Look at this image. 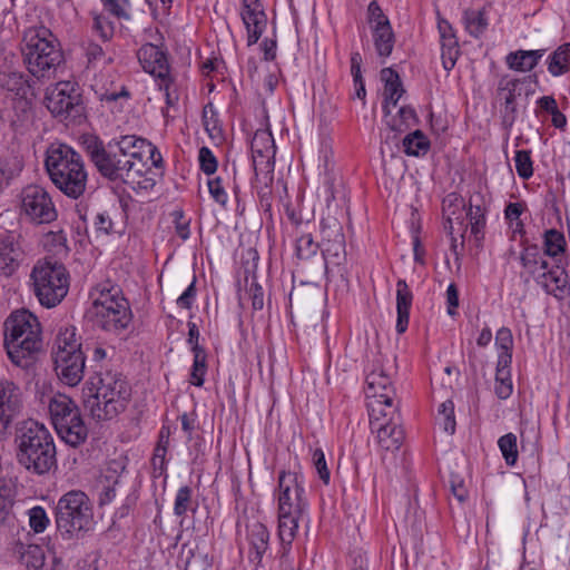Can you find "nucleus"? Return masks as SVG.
Wrapping results in <instances>:
<instances>
[{
    "mask_svg": "<svg viewBox=\"0 0 570 570\" xmlns=\"http://www.w3.org/2000/svg\"><path fill=\"white\" fill-rule=\"evenodd\" d=\"M92 88L101 101H115L120 97H128V92L124 87H121L120 90H109L100 86L98 79H96Z\"/></svg>",
    "mask_w": 570,
    "mask_h": 570,
    "instance_id": "0e129e2a",
    "label": "nucleus"
},
{
    "mask_svg": "<svg viewBox=\"0 0 570 570\" xmlns=\"http://www.w3.org/2000/svg\"><path fill=\"white\" fill-rule=\"evenodd\" d=\"M320 245L314 242L311 234H304L296 240V253L298 258L308 259L314 256Z\"/></svg>",
    "mask_w": 570,
    "mask_h": 570,
    "instance_id": "603ef678",
    "label": "nucleus"
},
{
    "mask_svg": "<svg viewBox=\"0 0 570 570\" xmlns=\"http://www.w3.org/2000/svg\"><path fill=\"white\" fill-rule=\"evenodd\" d=\"M48 411L52 425L63 442L76 448L86 441L88 429L79 407L69 396L60 393L53 395Z\"/></svg>",
    "mask_w": 570,
    "mask_h": 570,
    "instance_id": "1a4fd4ad",
    "label": "nucleus"
},
{
    "mask_svg": "<svg viewBox=\"0 0 570 570\" xmlns=\"http://www.w3.org/2000/svg\"><path fill=\"white\" fill-rule=\"evenodd\" d=\"M45 167L52 184L67 197L78 199L86 191L88 174L81 155L63 142H52Z\"/></svg>",
    "mask_w": 570,
    "mask_h": 570,
    "instance_id": "f03ea898",
    "label": "nucleus"
},
{
    "mask_svg": "<svg viewBox=\"0 0 570 570\" xmlns=\"http://www.w3.org/2000/svg\"><path fill=\"white\" fill-rule=\"evenodd\" d=\"M303 511H278V535L283 546H291Z\"/></svg>",
    "mask_w": 570,
    "mask_h": 570,
    "instance_id": "c85d7f7f",
    "label": "nucleus"
},
{
    "mask_svg": "<svg viewBox=\"0 0 570 570\" xmlns=\"http://www.w3.org/2000/svg\"><path fill=\"white\" fill-rule=\"evenodd\" d=\"M94 29L104 41L110 40L115 31L114 23L104 14H97L94 18Z\"/></svg>",
    "mask_w": 570,
    "mask_h": 570,
    "instance_id": "bf43d9fd",
    "label": "nucleus"
},
{
    "mask_svg": "<svg viewBox=\"0 0 570 570\" xmlns=\"http://www.w3.org/2000/svg\"><path fill=\"white\" fill-rule=\"evenodd\" d=\"M3 87L8 91L14 92L17 96H26L29 90V85L24 76L20 72H11L7 76Z\"/></svg>",
    "mask_w": 570,
    "mask_h": 570,
    "instance_id": "8fccbe9b",
    "label": "nucleus"
},
{
    "mask_svg": "<svg viewBox=\"0 0 570 570\" xmlns=\"http://www.w3.org/2000/svg\"><path fill=\"white\" fill-rule=\"evenodd\" d=\"M142 69L156 79L168 76L169 65L166 52L156 45L145 43L137 51Z\"/></svg>",
    "mask_w": 570,
    "mask_h": 570,
    "instance_id": "5701e85b",
    "label": "nucleus"
},
{
    "mask_svg": "<svg viewBox=\"0 0 570 570\" xmlns=\"http://www.w3.org/2000/svg\"><path fill=\"white\" fill-rule=\"evenodd\" d=\"M313 464L315 466V470H316L320 479L325 484H328L330 483V479H331V473H330V470L327 468V464H326V461H325V455H324V452L322 451V449H316L313 452Z\"/></svg>",
    "mask_w": 570,
    "mask_h": 570,
    "instance_id": "e2e57ef3",
    "label": "nucleus"
},
{
    "mask_svg": "<svg viewBox=\"0 0 570 570\" xmlns=\"http://www.w3.org/2000/svg\"><path fill=\"white\" fill-rule=\"evenodd\" d=\"M22 168V160L17 156L0 160V194L10 185L13 178L19 176Z\"/></svg>",
    "mask_w": 570,
    "mask_h": 570,
    "instance_id": "c9c22d12",
    "label": "nucleus"
},
{
    "mask_svg": "<svg viewBox=\"0 0 570 570\" xmlns=\"http://www.w3.org/2000/svg\"><path fill=\"white\" fill-rule=\"evenodd\" d=\"M495 346L499 350L498 357L507 356L512 363L513 335L510 328L501 327L495 335Z\"/></svg>",
    "mask_w": 570,
    "mask_h": 570,
    "instance_id": "79ce46f5",
    "label": "nucleus"
},
{
    "mask_svg": "<svg viewBox=\"0 0 570 570\" xmlns=\"http://www.w3.org/2000/svg\"><path fill=\"white\" fill-rule=\"evenodd\" d=\"M17 460L26 470L42 475L57 466V451L49 430L36 421H27L17 438Z\"/></svg>",
    "mask_w": 570,
    "mask_h": 570,
    "instance_id": "423d86ee",
    "label": "nucleus"
},
{
    "mask_svg": "<svg viewBox=\"0 0 570 570\" xmlns=\"http://www.w3.org/2000/svg\"><path fill=\"white\" fill-rule=\"evenodd\" d=\"M548 70L553 76H561L570 70V42L560 46L549 57Z\"/></svg>",
    "mask_w": 570,
    "mask_h": 570,
    "instance_id": "f704fd0d",
    "label": "nucleus"
},
{
    "mask_svg": "<svg viewBox=\"0 0 570 570\" xmlns=\"http://www.w3.org/2000/svg\"><path fill=\"white\" fill-rule=\"evenodd\" d=\"M403 150L407 156H425L430 150V140L421 130H414L402 140Z\"/></svg>",
    "mask_w": 570,
    "mask_h": 570,
    "instance_id": "473e14b6",
    "label": "nucleus"
},
{
    "mask_svg": "<svg viewBox=\"0 0 570 570\" xmlns=\"http://www.w3.org/2000/svg\"><path fill=\"white\" fill-rule=\"evenodd\" d=\"M487 26L488 22L481 11H471L465 14V28L473 37H479Z\"/></svg>",
    "mask_w": 570,
    "mask_h": 570,
    "instance_id": "864d4df0",
    "label": "nucleus"
},
{
    "mask_svg": "<svg viewBox=\"0 0 570 570\" xmlns=\"http://www.w3.org/2000/svg\"><path fill=\"white\" fill-rule=\"evenodd\" d=\"M20 562L29 569L38 570L45 564V552L37 544H19L17 547Z\"/></svg>",
    "mask_w": 570,
    "mask_h": 570,
    "instance_id": "72a5a7b5",
    "label": "nucleus"
},
{
    "mask_svg": "<svg viewBox=\"0 0 570 570\" xmlns=\"http://www.w3.org/2000/svg\"><path fill=\"white\" fill-rule=\"evenodd\" d=\"M206 352L204 348H197V353H194L190 383L196 386H202L204 384V376L206 374Z\"/></svg>",
    "mask_w": 570,
    "mask_h": 570,
    "instance_id": "37998d69",
    "label": "nucleus"
},
{
    "mask_svg": "<svg viewBox=\"0 0 570 570\" xmlns=\"http://www.w3.org/2000/svg\"><path fill=\"white\" fill-rule=\"evenodd\" d=\"M242 19L247 30V45H255L267 24V17L259 0H243Z\"/></svg>",
    "mask_w": 570,
    "mask_h": 570,
    "instance_id": "4be33fe9",
    "label": "nucleus"
},
{
    "mask_svg": "<svg viewBox=\"0 0 570 570\" xmlns=\"http://www.w3.org/2000/svg\"><path fill=\"white\" fill-rule=\"evenodd\" d=\"M41 346L38 318L27 309L12 312L4 322V347L10 361L26 368L32 364Z\"/></svg>",
    "mask_w": 570,
    "mask_h": 570,
    "instance_id": "39448f33",
    "label": "nucleus"
},
{
    "mask_svg": "<svg viewBox=\"0 0 570 570\" xmlns=\"http://www.w3.org/2000/svg\"><path fill=\"white\" fill-rule=\"evenodd\" d=\"M83 396L85 409L92 419L111 420L127 407L130 387L121 374L107 372L91 379Z\"/></svg>",
    "mask_w": 570,
    "mask_h": 570,
    "instance_id": "20e7f679",
    "label": "nucleus"
},
{
    "mask_svg": "<svg viewBox=\"0 0 570 570\" xmlns=\"http://www.w3.org/2000/svg\"><path fill=\"white\" fill-rule=\"evenodd\" d=\"M23 61L36 78H51L63 61L62 50L56 36L40 26L28 29L23 35Z\"/></svg>",
    "mask_w": 570,
    "mask_h": 570,
    "instance_id": "0eeeda50",
    "label": "nucleus"
},
{
    "mask_svg": "<svg viewBox=\"0 0 570 570\" xmlns=\"http://www.w3.org/2000/svg\"><path fill=\"white\" fill-rule=\"evenodd\" d=\"M158 88L165 91L166 105L168 107H175L179 100V90L176 81L170 76L160 77L156 79Z\"/></svg>",
    "mask_w": 570,
    "mask_h": 570,
    "instance_id": "c03bdc74",
    "label": "nucleus"
},
{
    "mask_svg": "<svg viewBox=\"0 0 570 570\" xmlns=\"http://www.w3.org/2000/svg\"><path fill=\"white\" fill-rule=\"evenodd\" d=\"M362 56L360 52H352L351 55V73L353 76L356 95L358 98L365 97V87L361 75Z\"/></svg>",
    "mask_w": 570,
    "mask_h": 570,
    "instance_id": "5fc2aeb1",
    "label": "nucleus"
},
{
    "mask_svg": "<svg viewBox=\"0 0 570 570\" xmlns=\"http://www.w3.org/2000/svg\"><path fill=\"white\" fill-rule=\"evenodd\" d=\"M30 281L35 296L41 306L52 308L67 296L70 276L62 263L51 258L39 259L32 267Z\"/></svg>",
    "mask_w": 570,
    "mask_h": 570,
    "instance_id": "6e6552de",
    "label": "nucleus"
},
{
    "mask_svg": "<svg viewBox=\"0 0 570 570\" xmlns=\"http://www.w3.org/2000/svg\"><path fill=\"white\" fill-rule=\"evenodd\" d=\"M23 393L18 384L9 380L0 381V440L4 439L11 422L19 415Z\"/></svg>",
    "mask_w": 570,
    "mask_h": 570,
    "instance_id": "a211bd4d",
    "label": "nucleus"
},
{
    "mask_svg": "<svg viewBox=\"0 0 570 570\" xmlns=\"http://www.w3.org/2000/svg\"><path fill=\"white\" fill-rule=\"evenodd\" d=\"M248 540L252 553L255 554L253 559L259 562L268 547L269 532L267 528L259 522L254 523L249 529Z\"/></svg>",
    "mask_w": 570,
    "mask_h": 570,
    "instance_id": "2f4dec72",
    "label": "nucleus"
},
{
    "mask_svg": "<svg viewBox=\"0 0 570 570\" xmlns=\"http://www.w3.org/2000/svg\"><path fill=\"white\" fill-rule=\"evenodd\" d=\"M20 215L30 223L49 224L57 218V209L49 193L39 185H28L20 193Z\"/></svg>",
    "mask_w": 570,
    "mask_h": 570,
    "instance_id": "4468645a",
    "label": "nucleus"
},
{
    "mask_svg": "<svg viewBox=\"0 0 570 570\" xmlns=\"http://www.w3.org/2000/svg\"><path fill=\"white\" fill-rule=\"evenodd\" d=\"M70 352V354L83 353L81 345L76 337L73 328H66L60 331L56 338V351L55 352Z\"/></svg>",
    "mask_w": 570,
    "mask_h": 570,
    "instance_id": "58836bf2",
    "label": "nucleus"
},
{
    "mask_svg": "<svg viewBox=\"0 0 570 570\" xmlns=\"http://www.w3.org/2000/svg\"><path fill=\"white\" fill-rule=\"evenodd\" d=\"M29 525L36 533H42L49 525L50 519L46 510L40 507H33L28 511Z\"/></svg>",
    "mask_w": 570,
    "mask_h": 570,
    "instance_id": "de8ad7c7",
    "label": "nucleus"
},
{
    "mask_svg": "<svg viewBox=\"0 0 570 570\" xmlns=\"http://www.w3.org/2000/svg\"><path fill=\"white\" fill-rule=\"evenodd\" d=\"M466 218L471 227V234L479 240L482 237V229L485 225L484 212L480 206H470Z\"/></svg>",
    "mask_w": 570,
    "mask_h": 570,
    "instance_id": "09e8293b",
    "label": "nucleus"
},
{
    "mask_svg": "<svg viewBox=\"0 0 570 570\" xmlns=\"http://www.w3.org/2000/svg\"><path fill=\"white\" fill-rule=\"evenodd\" d=\"M368 416L371 431L376 435L377 445L384 451L399 450L404 440L399 407L387 406L385 410H380V405L374 403Z\"/></svg>",
    "mask_w": 570,
    "mask_h": 570,
    "instance_id": "9b49d317",
    "label": "nucleus"
},
{
    "mask_svg": "<svg viewBox=\"0 0 570 570\" xmlns=\"http://www.w3.org/2000/svg\"><path fill=\"white\" fill-rule=\"evenodd\" d=\"M92 512L90 501L82 491H69L63 494L56 507V524L68 539L90 529Z\"/></svg>",
    "mask_w": 570,
    "mask_h": 570,
    "instance_id": "9d476101",
    "label": "nucleus"
},
{
    "mask_svg": "<svg viewBox=\"0 0 570 570\" xmlns=\"http://www.w3.org/2000/svg\"><path fill=\"white\" fill-rule=\"evenodd\" d=\"M196 278L193 277L191 283L188 287L183 292V294L176 299V304L180 308L189 309L193 306V303L196 297Z\"/></svg>",
    "mask_w": 570,
    "mask_h": 570,
    "instance_id": "338daca9",
    "label": "nucleus"
},
{
    "mask_svg": "<svg viewBox=\"0 0 570 570\" xmlns=\"http://www.w3.org/2000/svg\"><path fill=\"white\" fill-rule=\"evenodd\" d=\"M336 229L342 232V228L336 219H323L321 222L322 245H325V243H331L333 239H335Z\"/></svg>",
    "mask_w": 570,
    "mask_h": 570,
    "instance_id": "69168bd1",
    "label": "nucleus"
},
{
    "mask_svg": "<svg viewBox=\"0 0 570 570\" xmlns=\"http://www.w3.org/2000/svg\"><path fill=\"white\" fill-rule=\"evenodd\" d=\"M567 248V242L564 235L554 229H547L543 234V250L544 255L550 256L552 258L558 257L563 254Z\"/></svg>",
    "mask_w": 570,
    "mask_h": 570,
    "instance_id": "e433bc0d",
    "label": "nucleus"
},
{
    "mask_svg": "<svg viewBox=\"0 0 570 570\" xmlns=\"http://www.w3.org/2000/svg\"><path fill=\"white\" fill-rule=\"evenodd\" d=\"M367 22L370 24L372 40L375 51L380 58H389L395 45V35L389 18L376 1L370 2L367 7Z\"/></svg>",
    "mask_w": 570,
    "mask_h": 570,
    "instance_id": "2eb2a0df",
    "label": "nucleus"
},
{
    "mask_svg": "<svg viewBox=\"0 0 570 570\" xmlns=\"http://www.w3.org/2000/svg\"><path fill=\"white\" fill-rule=\"evenodd\" d=\"M322 253L326 262L330 261L336 265L341 264L345 254V240L341 230H335V239L331 243H325Z\"/></svg>",
    "mask_w": 570,
    "mask_h": 570,
    "instance_id": "4c0bfd02",
    "label": "nucleus"
},
{
    "mask_svg": "<svg viewBox=\"0 0 570 570\" xmlns=\"http://www.w3.org/2000/svg\"><path fill=\"white\" fill-rule=\"evenodd\" d=\"M193 490L188 485L178 489L175 498L174 513L184 517L193 505Z\"/></svg>",
    "mask_w": 570,
    "mask_h": 570,
    "instance_id": "49530a36",
    "label": "nucleus"
},
{
    "mask_svg": "<svg viewBox=\"0 0 570 570\" xmlns=\"http://www.w3.org/2000/svg\"><path fill=\"white\" fill-rule=\"evenodd\" d=\"M24 259V250L19 236L13 233L0 234V274L11 276Z\"/></svg>",
    "mask_w": 570,
    "mask_h": 570,
    "instance_id": "412c9836",
    "label": "nucleus"
},
{
    "mask_svg": "<svg viewBox=\"0 0 570 570\" xmlns=\"http://www.w3.org/2000/svg\"><path fill=\"white\" fill-rule=\"evenodd\" d=\"M503 80L500 82V91L501 94H503V98H504V105H505V110L507 111H515V105H514V100H515V96H514V90L517 88V86L519 85V80L517 79H511V80H507L505 83L503 85Z\"/></svg>",
    "mask_w": 570,
    "mask_h": 570,
    "instance_id": "052dcab7",
    "label": "nucleus"
},
{
    "mask_svg": "<svg viewBox=\"0 0 570 570\" xmlns=\"http://www.w3.org/2000/svg\"><path fill=\"white\" fill-rule=\"evenodd\" d=\"M537 283L557 299H563L570 294L569 275L564 268L556 266L537 276Z\"/></svg>",
    "mask_w": 570,
    "mask_h": 570,
    "instance_id": "b1692460",
    "label": "nucleus"
},
{
    "mask_svg": "<svg viewBox=\"0 0 570 570\" xmlns=\"http://www.w3.org/2000/svg\"><path fill=\"white\" fill-rule=\"evenodd\" d=\"M393 366L386 367L381 360H376L366 375L367 410L372 411V404H379L380 410L387 406L397 407L395 404V389L392 382Z\"/></svg>",
    "mask_w": 570,
    "mask_h": 570,
    "instance_id": "ddd939ff",
    "label": "nucleus"
},
{
    "mask_svg": "<svg viewBox=\"0 0 570 570\" xmlns=\"http://www.w3.org/2000/svg\"><path fill=\"white\" fill-rule=\"evenodd\" d=\"M124 465L118 461L108 463L104 471L100 483L99 504H109L117 495V487L119 485V478L124 471Z\"/></svg>",
    "mask_w": 570,
    "mask_h": 570,
    "instance_id": "393cba45",
    "label": "nucleus"
},
{
    "mask_svg": "<svg viewBox=\"0 0 570 570\" xmlns=\"http://www.w3.org/2000/svg\"><path fill=\"white\" fill-rule=\"evenodd\" d=\"M250 149L256 177L262 176L265 183L272 181L276 154L273 135L267 130L256 131L252 139Z\"/></svg>",
    "mask_w": 570,
    "mask_h": 570,
    "instance_id": "f3484780",
    "label": "nucleus"
},
{
    "mask_svg": "<svg viewBox=\"0 0 570 570\" xmlns=\"http://www.w3.org/2000/svg\"><path fill=\"white\" fill-rule=\"evenodd\" d=\"M104 8L118 19H130L129 0H102Z\"/></svg>",
    "mask_w": 570,
    "mask_h": 570,
    "instance_id": "6e6d98bb",
    "label": "nucleus"
},
{
    "mask_svg": "<svg viewBox=\"0 0 570 570\" xmlns=\"http://www.w3.org/2000/svg\"><path fill=\"white\" fill-rule=\"evenodd\" d=\"M464 202L456 194H450L443 200V214L446 218L445 229L449 230L450 234H453L455 230V224L460 227L458 228L459 233H464L466 230V226L463 225V210H464Z\"/></svg>",
    "mask_w": 570,
    "mask_h": 570,
    "instance_id": "a878e982",
    "label": "nucleus"
},
{
    "mask_svg": "<svg viewBox=\"0 0 570 570\" xmlns=\"http://www.w3.org/2000/svg\"><path fill=\"white\" fill-rule=\"evenodd\" d=\"M436 421L446 433L453 434L455 432L454 404L451 400L440 404Z\"/></svg>",
    "mask_w": 570,
    "mask_h": 570,
    "instance_id": "ea45409f",
    "label": "nucleus"
},
{
    "mask_svg": "<svg viewBox=\"0 0 570 570\" xmlns=\"http://www.w3.org/2000/svg\"><path fill=\"white\" fill-rule=\"evenodd\" d=\"M412 298V292L410 291L406 282L404 279H399L396 283V331L400 334L404 333L407 328Z\"/></svg>",
    "mask_w": 570,
    "mask_h": 570,
    "instance_id": "bb28decb",
    "label": "nucleus"
},
{
    "mask_svg": "<svg viewBox=\"0 0 570 570\" xmlns=\"http://www.w3.org/2000/svg\"><path fill=\"white\" fill-rule=\"evenodd\" d=\"M115 166L119 167L117 179L132 188L148 189L160 175L163 157L150 141L127 135L117 140Z\"/></svg>",
    "mask_w": 570,
    "mask_h": 570,
    "instance_id": "f257e3e1",
    "label": "nucleus"
},
{
    "mask_svg": "<svg viewBox=\"0 0 570 570\" xmlns=\"http://www.w3.org/2000/svg\"><path fill=\"white\" fill-rule=\"evenodd\" d=\"M458 56V42L455 37H446L443 33V49H442V59L443 66L446 70H451Z\"/></svg>",
    "mask_w": 570,
    "mask_h": 570,
    "instance_id": "3c124183",
    "label": "nucleus"
},
{
    "mask_svg": "<svg viewBox=\"0 0 570 570\" xmlns=\"http://www.w3.org/2000/svg\"><path fill=\"white\" fill-rule=\"evenodd\" d=\"M200 169L206 175H212L217 170V160L208 147H202L198 155Z\"/></svg>",
    "mask_w": 570,
    "mask_h": 570,
    "instance_id": "680f3d73",
    "label": "nucleus"
},
{
    "mask_svg": "<svg viewBox=\"0 0 570 570\" xmlns=\"http://www.w3.org/2000/svg\"><path fill=\"white\" fill-rule=\"evenodd\" d=\"M248 295L254 309L259 311L264 306V291L257 283H252L248 288Z\"/></svg>",
    "mask_w": 570,
    "mask_h": 570,
    "instance_id": "774afa93",
    "label": "nucleus"
},
{
    "mask_svg": "<svg viewBox=\"0 0 570 570\" xmlns=\"http://www.w3.org/2000/svg\"><path fill=\"white\" fill-rule=\"evenodd\" d=\"M45 101L52 116L62 121L75 120L81 117L83 111L78 88L70 81H60L48 88Z\"/></svg>",
    "mask_w": 570,
    "mask_h": 570,
    "instance_id": "f8f14e48",
    "label": "nucleus"
},
{
    "mask_svg": "<svg viewBox=\"0 0 570 570\" xmlns=\"http://www.w3.org/2000/svg\"><path fill=\"white\" fill-rule=\"evenodd\" d=\"M55 368L59 379L69 386L77 385L83 377L85 354L70 352H55Z\"/></svg>",
    "mask_w": 570,
    "mask_h": 570,
    "instance_id": "aec40b11",
    "label": "nucleus"
},
{
    "mask_svg": "<svg viewBox=\"0 0 570 570\" xmlns=\"http://www.w3.org/2000/svg\"><path fill=\"white\" fill-rule=\"evenodd\" d=\"M513 391V384L511 380V364L507 356L498 357L495 367V383L494 392L501 400L510 397Z\"/></svg>",
    "mask_w": 570,
    "mask_h": 570,
    "instance_id": "cd10ccee",
    "label": "nucleus"
},
{
    "mask_svg": "<svg viewBox=\"0 0 570 570\" xmlns=\"http://www.w3.org/2000/svg\"><path fill=\"white\" fill-rule=\"evenodd\" d=\"M499 449L508 465H514L518 459L517 435L507 433L498 441Z\"/></svg>",
    "mask_w": 570,
    "mask_h": 570,
    "instance_id": "a19ab883",
    "label": "nucleus"
},
{
    "mask_svg": "<svg viewBox=\"0 0 570 570\" xmlns=\"http://www.w3.org/2000/svg\"><path fill=\"white\" fill-rule=\"evenodd\" d=\"M304 476L296 471H282L278 475L277 502L278 511H303L306 508L304 498Z\"/></svg>",
    "mask_w": 570,
    "mask_h": 570,
    "instance_id": "dca6fc26",
    "label": "nucleus"
},
{
    "mask_svg": "<svg viewBox=\"0 0 570 570\" xmlns=\"http://www.w3.org/2000/svg\"><path fill=\"white\" fill-rule=\"evenodd\" d=\"M90 299L87 315L97 328L118 335L131 323L129 302L118 285L109 281L96 285L90 292Z\"/></svg>",
    "mask_w": 570,
    "mask_h": 570,
    "instance_id": "7ed1b4c3",
    "label": "nucleus"
},
{
    "mask_svg": "<svg viewBox=\"0 0 570 570\" xmlns=\"http://www.w3.org/2000/svg\"><path fill=\"white\" fill-rule=\"evenodd\" d=\"M542 56L543 50H519L510 52L505 60L510 69L525 72L532 70Z\"/></svg>",
    "mask_w": 570,
    "mask_h": 570,
    "instance_id": "c756f323",
    "label": "nucleus"
},
{
    "mask_svg": "<svg viewBox=\"0 0 570 570\" xmlns=\"http://www.w3.org/2000/svg\"><path fill=\"white\" fill-rule=\"evenodd\" d=\"M207 186L213 199L217 204L225 206L228 200V195L226 193L222 177L218 176L216 178L208 179Z\"/></svg>",
    "mask_w": 570,
    "mask_h": 570,
    "instance_id": "13d9d810",
    "label": "nucleus"
},
{
    "mask_svg": "<svg viewBox=\"0 0 570 570\" xmlns=\"http://www.w3.org/2000/svg\"><path fill=\"white\" fill-rule=\"evenodd\" d=\"M522 266L537 279L539 274L546 272L549 267V263L544 259L539 247L537 245L528 246L521 254Z\"/></svg>",
    "mask_w": 570,
    "mask_h": 570,
    "instance_id": "7c9ffc66",
    "label": "nucleus"
},
{
    "mask_svg": "<svg viewBox=\"0 0 570 570\" xmlns=\"http://www.w3.org/2000/svg\"><path fill=\"white\" fill-rule=\"evenodd\" d=\"M404 92L401 81L394 82L390 86V83L384 86V106L383 109L386 115L391 114V107H395L399 99L402 97Z\"/></svg>",
    "mask_w": 570,
    "mask_h": 570,
    "instance_id": "4d7b16f0",
    "label": "nucleus"
},
{
    "mask_svg": "<svg viewBox=\"0 0 570 570\" xmlns=\"http://www.w3.org/2000/svg\"><path fill=\"white\" fill-rule=\"evenodd\" d=\"M86 151L97 170L110 180H117L119 167L116 165L117 141H111L107 147L97 137H88L85 140Z\"/></svg>",
    "mask_w": 570,
    "mask_h": 570,
    "instance_id": "6ab92c4d",
    "label": "nucleus"
},
{
    "mask_svg": "<svg viewBox=\"0 0 570 570\" xmlns=\"http://www.w3.org/2000/svg\"><path fill=\"white\" fill-rule=\"evenodd\" d=\"M515 170L520 178L529 179L533 175V163L530 150H517L514 156Z\"/></svg>",
    "mask_w": 570,
    "mask_h": 570,
    "instance_id": "a18cd8bd",
    "label": "nucleus"
}]
</instances>
